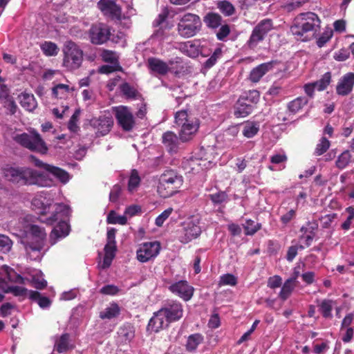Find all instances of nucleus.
I'll use <instances>...</instances> for the list:
<instances>
[{"label":"nucleus","mask_w":354,"mask_h":354,"mask_svg":"<svg viewBox=\"0 0 354 354\" xmlns=\"http://www.w3.org/2000/svg\"><path fill=\"white\" fill-rule=\"evenodd\" d=\"M5 268L7 277L10 281H13L15 283H24V279L21 275L17 274L7 266H6Z\"/></svg>","instance_id":"nucleus-63"},{"label":"nucleus","mask_w":354,"mask_h":354,"mask_svg":"<svg viewBox=\"0 0 354 354\" xmlns=\"http://www.w3.org/2000/svg\"><path fill=\"white\" fill-rule=\"evenodd\" d=\"M282 279L279 275L271 277L268 280V286L270 288L274 289L281 286Z\"/></svg>","instance_id":"nucleus-64"},{"label":"nucleus","mask_w":354,"mask_h":354,"mask_svg":"<svg viewBox=\"0 0 354 354\" xmlns=\"http://www.w3.org/2000/svg\"><path fill=\"white\" fill-rule=\"evenodd\" d=\"M205 21L207 26L215 28L221 25V17L217 14L209 13L205 17Z\"/></svg>","instance_id":"nucleus-48"},{"label":"nucleus","mask_w":354,"mask_h":354,"mask_svg":"<svg viewBox=\"0 0 354 354\" xmlns=\"http://www.w3.org/2000/svg\"><path fill=\"white\" fill-rule=\"evenodd\" d=\"M62 51L64 53L63 66L68 71L79 68L83 61V51L72 41L64 43Z\"/></svg>","instance_id":"nucleus-8"},{"label":"nucleus","mask_w":354,"mask_h":354,"mask_svg":"<svg viewBox=\"0 0 354 354\" xmlns=\"http://www.w3.org/2000/svg\"><path fill=\"white\" fill-rule=\"evenodd\" d=\"M253 111V106L245 102L244 97H239L234 110V115L237 118H245Z\"/></svg>","instance_id":"nucleus-25"},{"label":"nucleus","mask_w":354,"mask_h":354,"mask_svg":"<svg viewBox=\"0 0 354 354\" xmlns=\"http://www.w3.org/2000/svg\"><path fill=\"white\" fill-rule=\"evenodd\" d=\"M2 176L8 181L20 185L50 187L53 180L41 171L27 167L6 165L1 169Z\"/></svg>","instance_id":"nucleus-1"},{"label":"nucleus","mask_w":354,"mask_h":354,"mask_svg":"<svg viewBox=\"0 0 354 354\" xmlns=\"http://www.w3.org/2000/svg\"><path fill=\"white\" fill-rule=\"evenodd\" d=\"M160 243L158 241L145 242L139 245L136 251L137 259L141 263L153 260L160 253Z\"/></svg>","instance_id":"nucleus-12"},{"label":"nucleus","mask_w":354,"mask_h":354,"mask_svg":"<svg viewBox=\"0 0 354 354\" xmlns=\"http://www.w3.org/2000/svg\"><path fill=\"white\" fill-rule=\"evenodd\" d=\"M272 28V23L270 19L261 21L252 30L251 35L247 41L248 48L254 49L262 41L268 32Z\"/></svg>","instance_id":"nucleus-11"},{"label":"nucleus","mask_w":354,"mask_h":354,"mask_svg":"<svg viewBox=\"0 0 354 354\" xmlns=\"http://www.w3.org/2000/svg\"><path fill=\"white\" fill-rule=\"evenodd\" d=\"M0 287L4 293H11L21 299H24L25 298H35L38 296L37 291L28 290L27 288L20 286H9L5 280L0 284Z\"/></svg>","instance_id":"nucleus-19"},{"label":"nucleus","mask_w":354,"mask_h":354,"mask_svg":"<svg viewBox=\"0 0 354 354\" xmlns=\"http://www.w3.org/2000/svg\"><path fill=\"white\" fill-rule=\"evenodd\" d=\"M304 247L301 245H291L288 248L286 254L287 261L291 262L297 255L299 250H303Z\"/></svg>","instance_id":"nucleus-61"},{"label":"nucleus","mask_w":354,"mask_h":354,"mask_svg":"<svg viewBox=\"0 0 354 354\" xmlns=\"http://www.w3.org/2000/svg\"><path fill=\"white\" fill-rule=\"evenodd\" d=\"M54 207L55 211L50 216L40 218L41 222L48 225H53L58 222L50 235V241L52 245L55 244L59 239L66 237L69 234L70 226L66 220L69 217L71 212L68 205L62 203H57Z\"/></svg>","instance_id":"nucleus-2"},{"label":"nucleus","mask_w":354,"mask_h":354,"mask_svg":"<svg viewBox=\"0 0 354 354\" xmlns=\"http://www.w3.org/2000/svg\"><path fill=\"white\" fill-rule=\"evenodd\" d=\"M223 53V50L221 47H217L213 54L211 55L209 58H208L205 62L204 63V66L206 68H212L216 63L217 60L221 57Z\"/></svg>","instance_id":"nucleus-45"},{"label":"nucleus","mask_w":354,"mask_h":354,"mask_svg":"<svg viewBox=\"0 0 354 354\" xmlns=\"http://www.w3.org/2000/svg\"><path fill=\"white\" fill-rule=\"evenodd\" d=\"M353 86L354 73H348L339 80L336 86V92L339 95H348L352 91Z\"/></svg>","instance_id":"nucleus-21"},{"label":"nucleus","mask_w":354,"mask_h":354,"mask_svg":"<svg viewBox=\"0 0 354 354\" xmlns=\"http://www.w3.org/2000/svg\"><path fill=\"white\" fill-rule=\"evenodd\" d=\"M102 59L105 62H109L112 64H118V57L117 54L109 50H103L101 53Z\"/></svg>","instance_id":"nucleus-49"},{"label":"nucleus","mask_w":354,"mask_h":354,"mask_svg":"<svg viewBox=\"0 0 354 354\" xmlns=\"http://www.w3.org/2000/svg\"><path fill=\"white\" fill-rule=\"evenodd\" d=\"M98 8L102 12L113 19H120L122 11L113 0H100L97 3Z\"/></svg>","instance_id":"nucleus-20"},{"label":"nucleus","mask_w":354,"mask_h":354,"mask_svg":"<svg viewBox=\"0 0 354 354\" xmlns=\"http://www.w3.org/2000/svg\"><path fill=\"white\" fill-rule=\"evenodd\" d=\"M160 310L169 324L180 320L183 316V306L176 300L167 301Z\"/></svg>","instance_id":"nucleus-14"},{"label":"nucleus","mask_w":354,"mask_h":354,"mask_svg":"<svg viewBox=\"0 0 354 354\" xmlns=\"http://www.w3.org/2000/svg\"><path fill=\"white\" fill-rule=\"evenodd\" d=\"M122 93L128 98H136L138 92L128 83L123 84L120 87Z\"/></svg>","instance_id":"nucleus-54"},{"label":"nucleus","mask_w":354,"mask_h":354,"mask_svg":"<svg viewBox=\"0 0 354 354\" xmlns=\"http://www.w3.org/2000/svg\"><path fill=\"white\" fill-rule=\"evenodd\" d=\"M117 123L124 131H131L136 125V119L131 110L126 106L113 107Z\"/></svg>","instance_id":"nucleus-10"},{"label":"nucleus","mask_w":354,"mask_h":354,"mask_svg":"<svg viewBox=\"0 0 354 354\" xmlns=\"http://www.w3.org/2000/svg\"><path fill=\"white\" fill-rule=\"evenodd\" d=\"M320 26V19L318 16L311 12L301 13L297 16L294 24L290 27V31L298 40L308 41V32H315Z\"/></svg>","instance_id":"nucleus-4"},{"label":"nucleus","mask_w":354,"mask_h":354,"mask_svg":"<svg viewBox=\"0 0 354 354\" xmlns=\"http://www.w3.org/2000/svg\"><path fill=\"white\" fill-rule=\"evenodd\" d=\"M259 128L258 122L247 121L243 124V135L247 138H253L259 132Z\"/></svg>","instance_id":"nucleus-29"},{"label":"nucleus","mask_w":354,"mask_h":354,"mask_svg":"<svg viewBox=\"0 0 354 354\" xmlns=\"http://www.w3.org/2000/svg\"><path fill=\"white\" fill-rule=\"evenodd\" d=\"M91 42L93 44L100 45L106 42L111 36L109 27L104 24L93 25L88 32Z\"/></svg>","instance_id":"nucleus-16"},{"label":"nucleus","mask_w":354,"mask_h":354,"mask_svg":"<svg viewBox=\"0 0 354 354\" xmlns=\"http://www.w3.org/2000/svg\"><path fill=\"white\" fill-rule=\"evenodd\" d=\"M183 52L190 57H196L199 55V44L197 41H189L181 47Z\"/></svg>","instance_id":"nucleus-31"},{"label":"nucleus","mask_w":354,"mask_h":354,"mask_svg":"<svg viewBox=\"0 0 354 354\" xmlns=\"http://www.w3.org/2000/svg\"><path fill=\"white\" fill-rule=\"evenodd\" d=\"M19 103L22 107L28 111H34L37 106V101L32 94L22 93L19 95Z\"/></svg>","instance_id":"nucleus-28"},{"label":"nucleus","mask_w":354,"mask_h":354,"mask_svg":"<svg viewBox=\"0 0 354 354\" xmlns=\"http://www.w3.org/2000/svg\"><path fill=\"white\" fill-rule=\"evenodd\" d=\"M169 323L166 322V319L163 316L161 310H159L153 314V316L150 319L147 330L150 333H158L161 329L167 327Z\"/></svg>","instance_id":"nucleus-23"},{"label":"nucleus","mask_w":354,"mask_h":354,"mask_svg":"<svg viewBox=\"0 0 354 354\" xmlns=\"http://www.w3.org/2000/svg\"><path fill=\"white\" fill-rule=\"evenodd\" d=\"M204 161L201 159H198L196 158H191L189 160H187L184 162V167L185 169H187L189 172H192L194 174L198 173L201 170L203 169V166L205 164H203Z\"/></svg>","instance_id":"nucleus-32"},{"label":"nucleus","mask_w":354,"mask_h":354,"mask_svg":"<svg viewBox=\"0 0 354 354\" xmlns=\"http://www.w3.org/2000/svg\"><path fill=\"white\" fill-rule=\"evenodd\" d=\"M297 286V283L288 279H286L281 286V289L279 293V297L281 300L286 301L290 297Z\"/></svg>","instance_id":"nucleus-33"},{"label":"nucleus","mask_w":354,"mask_h":354,"mask_svg":"<svg viewBox=\"0 0 354 354\" xmlns=\"http://www.w3.org/2000/svg\"><path fill=\"white\" fill-rule=\"evenodd\" d=\"M183 178L177 171L173 169L165 171L158 178L157 192L162 198H169L181 187Z\"/></svg>","instance_id":"nucleus-5"},{"label":"nucleus","mask_w":354,"mask_h":354,"mask_svg":"<svg viewBox=\"0 0 354 354\" xmlns=\"http://www.w3.org/2000/svg\"><path fill=\"white\" fill-rule=\"evenodd\" d=\"M120 291L121 290L118 286L113 284L106 285L100 290L101 294L110 296L117 295Z\"/></svg>","instance_id":"nucleus-55"},{"label":"nucleus","mask_w":354,"mask_h":354,"mask_svg":"<svg viewBox=\"0 0 354 354\" xmlns=\"http://www.w3.org/2000/svg\"><path fill=\"white\" fill-rule=\"evenodd\" d=\"M53 203V200L50 197L49 194L41 192L34 196L31 205L32 209L37 211L38 214L44 216L49 212Z\"/></svg>","instance_id":"nucleus-18"},{"label":"nucleus","mask_w":354,"mask_h":354,"mask_svg":"<svg viewBox=\"0 0 354 354\" xmlns=\"http://www.w3.org/2000/svg\"><path fill=\"white\" fill-rule=\"evenodd\" d=\"M168 290L185 301L192 299L194 292V288L186 280L170 283Z\"/></svg>","instance_id":"nucleus-17"},{"label":"nucleus","mask_w":354,"mask_h":354,"mask_svg":"<svg viewBox=\"0 0 354 354\" xmlns=\"http://www.w3.org/2000/svg\"><path fill=\"white\" fill-rule=\"evenodd\" d=\"M72 89L69 86L64 84H58L52 89L54 97L59 99H65L68 97Z\"/></svg>","instance_id":"nucleus-37"},{"label":"nucleus","mask_w":354,"mask_h":354,"mask_svg":"<svg viewBox=\"0 0 354 354\" xmlns=\"http://www.w3.org/2000/svg\"><path fill=\"white\" fill-rule=\"evenodd\" d=\"M149 68L160 75H165L169 71V66L165 62L156 57H150L147 60Z\"/></svg>","instance_id":"nucleus-27"},{"label":"nucleus","mask_w":354,"mask_h":354,"mask_svg":"<svg viewBox=\"0 0 354 354\" xmlns=\"http://www.w3.org/2000/svg\"><path fill=\"white\" fill-rule=\"evenodd\" d=\"M48 167L50 169L48 172L57 178L61 183L65 184L69 180L70 176L65 170L53 165Z\"/></svg>","instance_id":"nucleus-39"},{"label":"nucleus","mask_w":354,"mask_h":354,"mask_svg":"<svg viewBox=\"0 0 354 354\" xmlns=\"http://www.w3.org/2000/svg\"><path fill=\"white\" fill-rule=\"evenodd\" d=\"M223 53V50L221 47H217L213 54L211 55L209 58H208L205 62L204 63V66L206 68H212L216 63L217 60L221 57Z\"/></svg>","instance_id":"nucleus-47"},{"label":"nucleus","mask_w":354,"mask_h":354,"mask_svg":"<svg viewBox=\"0 0 354 354\" xmlns=\"http://www.w3.org/2000/svg\"><path fill=\"white\" fill-rule=\"evenodd\" d=\"M331 81V73L326 72L322 77L317 81L314 82L317 86V90L321 91L325 90L330 84Z\"/></svg>","instance_id":"nucleus-44"},{"label":"nucleus","mask_w":354,"mask_h":354,"mask_svg":"<svg viewBox=\"0 0 354 354\" xmlns=\"http://www.w3.org/2000/svg\"><path fill=\"white\" fill-rule=\"evenodd\" d=\"M237 283V278L232 274H225L220 277L218 285L234 286Z\"/></svg>","instance_id":"nucleus-50"},{"label":"nucleus","mask_w":354,"mask_h":354,"mask_svg":"<svg viewBox=\"0 0 354 354\" xmlns=\"http://www.w3.org/2000/svg\"><path fill=\"white\" fill-rule=\"evenodd\" d=\"M351 162V154L349 151L346 150L342 152L335 162L336 167L340 169L346 168Z\"/></svg>","instance_id":"nucleus-42"},{"label":"nucleus","mask_w":354,"mask_h":354,"mask_svg":"<svg viewBox=\"0 0 354 354\" xmlns=\"http://www.w3.org/2000/svg\"><path fill=\"white\" fill-rule=\"evenodd\" d=\"M261 228V224L255 223L250 219L247 220L244 225L245 234L246 235H253Z\"/></svg>","instance_id":"nucleus-52"},{"label":"nucleus","mask_w":354,"mask_h":354,"mask_svg":"<svg viewBox=\"0 0 354 354\" xmlns=\"http://www.w3.org/2000/svg\"><path fill=\"white\" fill-rule=\"evenodd\" d=\"M223 53V50L221 47H217L213 54L211 55L209 58H208L205 62L204 63V66L206 68H212L216 63L217 60L221 57Z\"/></svg>","instance_id":"nucleus-46"},{"label":"nucleus","mask_w":354,"mask_h":354,"mask_svg":"<svg viewBox=\"0 0 354 354\" xmlns=\"http://www.w3.org/2000/svg\"><path fill=\"white\" fill-rule=\"evenodd\" d=\"M120 308L116 303H111L103 311L100 312V317L102 319H111L119 315Z\"/></svg>","instance_id":"nucleus-34"},{"label":"nucleus","mask_w":354,"mask_h":354,"mask_svg":"<svg viewBox=\"0 0 354 354\" xmlns=\"http://www.w3.org/2000/svg\"><path fill=\"white\" fill-rule=\"evenodd\" d=\"M317 228V224L313 225L310 223H308L307 226H302L301 227L300 230L302 234L300 236V240L304 242L306 247L311 245L315 235V231Z\"/></svg>","instance_id":"nucleus-26"},{"label":"nucleus","mask_w":354,"mask_h":354,"mask_svg":"<svg viewBox=\"0 0 354 354\" xmlns=\"http://www.w3.org/2000/svg\"><path fill=\"white\" fill-rule=\"evenodd\" d=\"M218 8L221 12L226 16H230L234 12V8L233 5L228 1L220 2Z\"/></svg>","instance_id":"nucleus-57"},{"label":"nucleus","mask_w":354,"mask_h":354,"mask_svg":"<svg viewBox=\"0 0 354 354\" xmlns=\"http://www.w3.org/2000/svg\"><path fill=\"white\" fill-rule=\"evenodd\" d=\"M200 222L201 218L198 216H193L184 223L183 234L179 236L181 243H187L201 234Z\"/></svg>","instance_id":"nucleus-13"},{"label":"nucleus","mask_w":354,"mask_h":354,"mask_svg":"<svg viewBox=\"0 0 354 354\" xmlns=\"http://www.w3.org/2000/svg\"><path fill=\"white\" fill-rule=\"evenodd\" d=\"M203 336L199 333H195L188 337L186 349L189 352H194L196 350L198 346L203 342Z\"/></svg>","instance_id":"nucleus-36"},{"label":"nucleus","mask_w":354,"mask_h":354,"mask_svg":"<svg viewBox=\"0 0 354 354\" xmlns=\"http://www.w3.org/2000/svg\"><path fill=\"white\" fill-rule=\"evenodd\" d=\"M14 140L22 147L30 151L45 154L48 151V147L39 133L35 129L29 131V133H23L15 136Z\"/></svg>","instance_id":"nucleus-7"},{"label":"nucleus","mask_w":354,"mask_h":354,"mask_svg":"<svg viewBox=\"0 0 354 354\" xmlns=\"http://www.w3.org/2000/svg\"><path fill=\"white\" fill-rule=\"evenodd\" d=\"M46 233L44 230L38 225H32L30 227L28 239L29 241L26 245V250L30 258L34 260L41 259V251L44 248V241Z\"/></svg>","instance_id":"nucleus-6"},{"label":"nucleus","mask_w":354,"mask_h":354,"mask_svg":"<svg viewBox=\"0 0 354 354\" xmlns=\"http://www.w3.org/2000/svg\"><path fill=\"white\" fill-rule=\"evenodd\" d=\"M89 124L95 131L97 137L108 134L113 125V118L110 115H102L89 120Z\"/></svg>","instance_id":"nucleus-15"},{"label":"nucleus","mask_w":354,"mask_h":354,"mask_svg":"<svg viewBox=\"0 0 354 354\" xmlns=\"http://www.w3.org/2000/svg\"><path fill=\"white\" fill-rule=\"evenodd\" d=\"M240 97H244L246 102L251 104H257L260 98L259 92L256 90L250 91L245 95Z\"/></svg>","instance_id":"nucleus-58"},{"label":"nucleus","mask_w":354,"mask_h":354,"mask_svg":"<svg viewBox=\"0 0 354 354\" xmlns=\"http://www.w3.org/2000/svg\"><path fill=\"white\" fill-rule=\"evenodd\" d=\"M274 62H270L261 64L254 68L250 74V80L251 82L257 83L261 78L273 68Z\"/></svg>","instance_id":"nucleus-24"},{"label":"nucleus","mask_w":354,"mask_h":354,"mask_svg":"<svg viewBox=\"0 0 354 354\" xmlns=\"http://www.w3.org/2000/svg\"><path fill=\"white\" fill-rule=\"evenodd\" d=\"M308 102V100L306 97H298L288 104V109L291 113L295 114L306 105Z\"/></svg>","instance_id":"nucleus-35"},{"label":"nucleus","mask_w":354,"mask_h":354,"mask_svg":"<svg viewBox=\"0 0 354 354\" xmlns=\"http://www.w3.org/2000/svg\"><path fill=\"white\" fill-rule=\"evenodd\" d=\"M209 199L214 205L221 204L227 201V194L225 192H218L209 195Z\"/></svg>","instance_id":"nucleus-53"},{"label":"nucleus","mask_w":354,"mask_h":354,"mask_svg":"<svg viewBox=\"0 0 354 354\" xmlns=\"http://www.w3.org/2000/svg\"><path fill=\"white\" fill-rule=\"evenodd\" d=\"M106 222L109 224L125 225L127 223V218L124 214L118 215L115 211L111 210L107 216Z\"/></svg>","instance_id":"nucleus-43"},{"label":"nucleus","mask_w":354,"mask_h":354,"mask_svg":"<svg viewBox=\"0 0 354 354\" xmlns=\"http://www.w3.org/2000/svg\"><path fill=\"white\" fill-rule=\"evenodd\" d=\"M40 48L44 54L46 56H55L58 54L59 48L57 44L53 42L44 41L40 45Z\"/></svg>","instance_id":"nucleus-41"},{"label":"nucleus","mask_w":354,"mask_h":354,"mask_svg":"<svg viewBox=\"0 0 354 354\" xmlns=\"http://www.w3.org/2000/svg\"><path fill=\"white\" fill-rule=\"evenodd\" d=\"M335 305V301L331 299H324L318 304L319 311L326 319H331L333 317L332 310Z\"/></svg>","instance_id":"nucleus-30"},{"label":"nucleus","mask_w":354,"mask_h":354,"mask_svg":"<svg viewBox=\"0 0 354 354\" xmlns=\"http://www.w3.org/2000/svg\"><path fill=\"white\" fill-rule=\"evenodd\" d=\"M162 144L169 153H176L180 147L181 140L180 136L173 132L168 131L162 134Z\"/></svg>","instance_id":"nucleus-22"},{"label":"nucleus","mask_w":354,"mask_h":354,"mask_svg":"<svg viewBox=\"0 0 354 354\" xmlns=\"http://www.w3.org/2000/svg\"><path fill=\"white\" fill-rule=\"evenodd\" d=\"M140 183V177L136 169H132L128 182V190L129 192H134L137 190Z\"/></svg>","instance_id":"nucleus-40"},{"label":"nucleus","mask_w":354,"mask_h":354,"mask_svg":"<svg viewBox=\"0 0 354 354\" xmlns=\"http://www.w3.org/2000/svg\"><path fill=\"white\" fill-rule=\"evenodd\" d=\"M330 141L325 137H322L317 145L315 153L317 156H321L330 147Z\"/></svg>","instance_id":"nucleus-51"},{"label":"nucleus","mask_w":354,"mask_h":354,"mask_svg":"<svg viewBox=\"0 0 354 354\" xmlns=\"http://www.w3.org/2000/svg\"><path fill=\"white\" fill-rule=\"evenodd\" d=\"M71 348L72 346L70 344L69 335L67 333L61 335L55 344V350L59 353L66 352Z\"/></svg>","instance_id":"nucleus-38"},{"label":"nucleus","mask_w":354,"mask_h":354,"mask_svg":"<svg viewBox=\"0 0 354 354\" xmlns=\"http://www.w3.org/2000/svg\"><path fill=\"white\" fill-rule=\"evenodd\" d=\"M118 334L125 340H130L134 336L133 330L130 325H124L123 326L120 327L118 331Z\"/></svg>","instance_id":"nucleus-56"},{"label":"nucleus","mask_w":354,"mask_h":354,"mask_svg":"<svg viewBox=\"0 0 354 354\" xmlns=\"http://www.w3.org/2000/svg\"><path fill=\"white\" fill-rule=\"evenodd\" d=\"M173 212L172 207H169L163 211L160 215H158L155 221V223L157 226L161 227L164 222L169 218Z\"/></svg>","instance_id":"nucleus-60"},{"label":"nucleus","mask_w":354,"mask_h":354,"mask_svg":"<svg viewBox=\"0 0 354 354\" xmlns=\"http://www.w3.org/2000/svg\"><path fill=\"white\" fill-rule=\"evenodd\" d=\"M201 26L200 17L194 14L184 15L178 24V34L185 38L192 37L198 32Z\"/></svg>","instance_id":"nucleus-9"},{"label":"nucleus","mask_w":354,"mask_h":354,"mask_svg":"<svg viewBox=\"0 0 354 354\" xmlns=\"http://www.w3.org/2000/svg\"><path fill=\"white\" fill-rule=\"evenodd\" d=\"M174 124L178 129V135L182 142L192 140L200 127L199 120L187 110H180L175 113Z\"/></svg>","instance_id":"nucleus-3"},{"label":"nucleus","mask_w":354,"mask_h":354,"mask_svg":"<svg viewBox=\"0 0 354 354\" xmlns=\"http://www.w3.org/2000/svg\"><path fill=\"white\" fill-rule=\"evenodd\" d=\"M12 242L8 236L0 234V248L3 252H9L12 248Z\"/></svg>","instance_id":"nucleus-62"},{"label":"nucleus","mask_w":354,"mask_h":354,"mask_svg":"<svg viewBox=\"0 0 354 354\" xmlns=\"http://www.w3.org/2000/svg\"><path fill=\"white\" fill-rule=\"evenodd\" d=\"M346 212L348 214L346 220L342 224V228L348 230L351 227V225L354 219V207L352 206L346 208Z\"/></svg>","instance_id":"nucleus-59"}]
</instances>
